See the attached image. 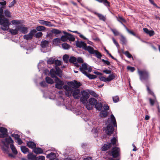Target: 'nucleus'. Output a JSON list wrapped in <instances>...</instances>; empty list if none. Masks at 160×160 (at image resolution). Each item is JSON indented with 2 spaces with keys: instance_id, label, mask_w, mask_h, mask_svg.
<instances>
[{
  "instance_id": "obj_8",
  "label": "nucleus",
  "mask_w": 160,
  "mask_h": 160,
  "mask_svg": "<svg viewBox=\"0 0 160 160\" xmlns=\"http://www.w3.org/2000/svg\"><path fill=\"white\" fill-rule=\"evenodd\" d=\"M88 67L86 63H83L82 64V67L79 68L80 71L83 74L87 73V72L85 71L88 70Z\"/></svg>"
},
{
  "instance_id": "obj_38",
  "label": "nucleus",
  "mask_w": 160,
  "mask_h": 160,
  "mask_svg": "<svg viewBox=\"0 0 160 160\" xmlns=\"http://www.w3.org/2000/svg\"><path fill=\"white\" fill-rule=\"evenodd\" d=\"M56 74L60 77H62V71L60 69L58 68H56Z\"/></svg>"
},
{
  "instance_id": "obj_14",
  "label": "nucleus",
  "mask_w": 160,
  "mask_h": 160,
  "mask_svg": "<svg viewBox=\"0 0 160 160\" xmlns=\"http://www.w3.org/2000/svg\"><path fill=\"white\" fill-rule=\"evenodd\" d=\"M144 32L147 34H148L150 37L152 36L155 34V32L153 30H149L147 28H143V29Z\"/></svg>"
},
{
  "instance_id": "obj_18",
  "label": "nucleus",
  "mask_w": 160,
  "mask_h": 160,
  "mask_svg": "<svg viewBox=\"0 0 160 160\" xmlns=\"http://www.w3.org/2000/svg\"><path fill=\"white\" fill-rule=\"evenodd\" d=\"M33 152L36 154H38L42 153L43 151L40 148H36V147L33 149Z\"/></svg>"
},
{
  "instance_id": "obj_6",
  "label": "nucleus",
  "mask_w": 160,
  "mask_h": 160,
  "mask_svg": "<svg viewBox=\"0 0 160 160\" xmlns=\"http://www.w3.org/2000/svg\"><path fill=\"white\" fill-rule=\"evenodd\" d=\"M55 82L56 83L55 86V87L59 89H62V86L64 84L63 82L58 77L55 79Z\"/></svg>"
},
{
  "instance_id": "obj_4",
  "label": "nucleus",
  "mask_w": 160,
  "mask_h": 160,
  "mask_svg": "<svg viewBox=\"0 0 160 160\" xmlns=\"http://www.w3.org/2000/svg\"><path fill=\"white\" fill-rule=\"evenodd\" d=\"M82 96L80 98L81 102L83 104H85L89 98L90 95L89 93L85 91H83L82 92Z\"/></svg>"
},
{
  "instance_id": "obj_30",
  "label": "nucleus",
  "mask_w": 160,
  "mask_h": 160,
  "mask_svg": "<svg viewBox=\"0 0 160 160\" xmlns=\"http://www.w3.org/2000/svg\"><path fill=\"white\" fill-rule=\"evenodd\" d=\"M65 34L68 35V40L69 41L72 42L75 40V38L73 37L72 35L68 33H65Z\"/></svg>"
},
{
  "instance_id": "obj_7",
  "label": "nucleus",
  "mask_w": 160,
  "mask_h": 160,
  "mask_svg": "<svg viewBox=\"0 0 160 160\" xmlns=\"http://www.w3.org/2000/svg\"><path fill=\"white\" fill-rule=\"evenodd\" d=\"M114 128L112 125L109 124L108 125L105 129L106 134L110 136L112 133L114 131Z\"/></svg>"
},
{
  "instance_id": "obj_36",
  "label": "nucleus",
  "mask_w": 160,
  "mask_h": 160,
  "mask_svg": "<svg viewBox=\"0 0 160 160\" xmlns=\"http://www.w3.org/2000/svg\"><path fill=\"white\" fill-rule=\"evenodd\" d=\"M21 149L22 152L24 153H26L29 152V149L24 146H22L21 147Z\"/></svg>"
},
{
  "instance_id": "obj_19",
  "label": "nucleus",
  "mask_w": 160,
  "mask_h": 160,
  "mask_svg": "<svg viewBox=\"0 0 160 160\" xmlns=\"http://www.w3.org/2000/svg\"><path fill=\"white\" fill-rule=\"evenodd\" d=\"M93 13L96 15L99 18L100 20L105 21L106 19L105 17L103 15L98 13L96 12H94Z\"/></svg>"
},
{
  "instance_id": "obj_29",
  "label": "nucleus",
  "mask_w": 160,
  "mask_h": 160,
  "mask_svg": "<svg viewBox=\"0 0 160 160\" xmlns=\"http://www.w3.org/2000/svg\"><path fill=\"white\" fill-rule=\"evenodd\" d=\"M50 74L51 75V77L52 78H54L55 79L57 78H58L56 76V72L53 68L50 70Z\"/></svg>"
},
{
  "instance_id": "obj_26",
  "label": "nucleus",
  "mask_w": 160,
  "mask_h": 160,
  "mask_svg": "<svg viewBox=\"0 0 160 160\" xmlns=\"http://www.w3.org/2000/svg\"><path fill=\"white\" fill-rule=\"evenodd\" d=\"M60 39L59 38H54L52 41L53 43L56 46H58L60 43Z\"/></svg>"
},
{
  "instance_id": "obj_16",
  "label": "nucleus",
  "mask_w": 160,
  "mask_h": 160,
  "mask_svg": "<svg viewBox=\"0 0 160 160\" xmlns=\"http://www.w3.org/2000/svg\"><path fill=\"white\" fill-rule=\"evenodd\" d=\"M84 50L88 51L91 54H94V52L95 50H94L93 48L90 46H87L86 45Z\"/></svg>"
},
{
  "instance_id": "obj_52",
  "label": "nucleus",
  "mask_w": 160,
  "mask_h": 160,
  "mask_svg": "<svg viewBox=\"0 0 160 160\" xmlns=\"http://www.w3.org/2000/svg\"><path fill=\"white\" fill-rule=\"evenodd\" d=\"M54 59L52 58H51L47 61V63L49 64H52L54 63Z\"/></svg>"
},
{
  "instance_id": "obj_20",
  "label": "nucleus",
  "mask_w": 160,
  "mask_h": 160,
  "mask_svg": "<svg viewBox=\"0 0 160 160\" xmlns=\"http://www.w3.org/2000/svg\"><path fill=\"white\" fill-rule=\"evenodd\" d=\"M27 146L30 148H34L36 147V145L33 142L29 141L27 143Z\"/></svg>"
},
{
  "instance_id": "obj_58",
  "label": "nucleus",
  "mask_w": 160,
  "mask_h": 160,
  "mask_svg": "<svg viewBox=\"0 0 160 160\" xmlns=\"http://www.w3.org/2000/svg\"><path fill=\"white\" fill-rule=\"evenodd\" d=\"M150 3L154 6L155 7L158 8H160L158 6L157 4L154 2L153 0H149Z\"/></svg>"
},
{
  "instance_id": "obj_28",
  "label": "nucleus",
  "mask_w": 160,
  "mask_h": 160,
  "mask_svg": "<svg viewBox=\"0 0 160 160\" xmlns=\"http://www.w3.org/2000/svg\"><path fill=\"white\" fill-rule=\"evenodd\" d=\"M6 143L9 144L10 145L11 144H13L14 141L10 137H9L8 138H6L4 141Z\"/></svg>"
},
{
  "instance_id": "obj_24",
  "label": "nucleus",
  "mask_w": 160,
  "mask_h": 160,
  "mask_svg": "<svg viewBox=\"0 0 160 160\" xmlns=\"http://www.w3.org/2000/svg\"><path fill=\"white\" fill-rule=\"evenodd\" d=\"M118 21L124 27H126L125 25L123 23V22L126 23V20L122 17L119 16L117 18Z\"/></svg>"
},
{
  "instance_id": "obj_60",
  "label": "nucleus",
  "mask_w": 160,
  "mask_h": 160,
  "mask_svg": "<svg viewBox=\"0 0 160 160\" xmlns=\"http://www.w3.org/2000/svg\"><path fill=\"white\" fill-rule=\"evenodd\" d=\"M102 61L103 62L104 64L107 65H109L110 64V62L107 60H106L104 59H102Z\"/></svg>"
},
{
  "instance_id": "obj_49",
  "label": "nucleus",
  "mask_w": 160,
  "mask_h": 160,
  "mask_svg": "<svg viewBox=\"0 0 160 160\" xmlns=\"http://www.w3.org/2000/svg\"><path fill=\"white\" fill-rule=\"evenodd\" d=\"M110 29L112 32L115 36H118L119 35V32L116 29L111 28Z\"/></svg>"
},
{
  "instance_id": "obj_17",
  "label": "nucleus",
  "mask_w": 160,
  "mask_h": 160,
  "mask_svg": "<svg viewBox=\"0 0 160 160\" xmlns=\"http://www.w3.org/2000/svg\"><path fill=\"white\" fill-rule=\"evenodd\" d=\"M117 142V139L115 137H113L111 139V142L108 143L109 144H110V145L112 147V146H115L116 145V143Z\"/></svg>"
},
{
  "instance_id": "obj_54",
  "label": "nucleus",
  "mask_w": 160,
  "mask_h": 160,
  "mask_svg": "<svg viewBox=\"0 0 160 160\" xmlns=\"http://www.w3.org/2000/svg\"><path fill=\"white\" fill-rule=\"evenodd\" d=\"M124 54L127 57L129 58H133L132 55L128 51H126L124 53Z\"/></svg>"
},
{
  "instance_id": "obj_43",
  "label": "nucleus",
  "mask_w": 160,
  "mask_h": 160,
  "mask_svg": "<svg viewBox=\"0 0 160 160\" xmlns=\"http://www.w3.org/2000/svg\"><path fill=\"white\" fill-rule=\"evenodd\" d=\"M46 28L42 26H38L37 27L36 29L37 30L40 31H44L46 30Z\"/></svg>"
},
{
  "instance_id": "obj_9",
  "label": "nucleus",
  "mask_w": 160,
  "mask_h": 160,
  "mask_svg": "<svg viewBox=\"0 0 160 160\" xmlns=\"http://www.w3.org/2000/svg\"><path fill=\"white\" fill-rule=\"evenodd\" d=\"M72 96L75 99H78L79 98V95H80V90L79 89H74L72 90Z\"/></svg>"
},
{
  "instance_id": "obj_50",
  "label": "nucleus",
  "mask_w": 160,
  "mask_h": 160,
  "mask_svg": "<svg viewBox=\"0 0 160 160\" xmlns=\"http://www.w3.org/2000/svg\"><path fill=\"white\" fill-rule=\"evenodd\" d=\"M5 15L8 17H11V15L10 11L8 10H6L4 11Z\"/></svg>"
},
{
  "instance_id": "obj_2",
  "label": "nucleus",
  "mask_w": 160,
  "mask_h": 160,
  "mask_svg": "<svg viewBox=\"0 0 160 160\" xmlns=\"http://www.w3.org/2000/svg\"><path fill=\"white\" fill-rule=\"evenodd\" d=\"M3 10L2 8H0V24L2 25L1 28L3 31L7 30L10 25L8 20L6 18L3 14Z\"/></svg>"
},
{
  "instance_id": "obj_59",
  "label": "nucleus",
  "mask_w": 160,
  "mask_h": 160,
  "mask_svg": "<svg viewBox=\"0 0 160 160\" xmlns=\"http://www.w3.org/2000/svg\"><path fill=\"white\" fill-rule=\"evenodd\" d=\"M112 40L113 41V43H114V44L116 45L117 47L118 48L119 47V45L118 44V43L116 41L115 39H114V38H112Z\"/></svg>"
},
{
  "instance_id": "obj_57",
  "label": "nucleus",
  "mask_w": 160,
  "mask_h": 160,
  "mask_svg": "<svg viewBox=\"0 0 160 160\" xmlns=\"http://www.w3.org/2000/svg\"><path fill=\"white\" fill-rule=\"evenodd\" d=\"M42 33L41 32H39L35 35V37L37 38H39L42 36Z\"/></svg>"
},
{
  "instance_id": "obj_34",
  "label": "nucleus",
  "mask_w": 160,
  "mask_h": 160,
  "mask_svg": "<svg viewBox=\"0 0 160 160\" xmlns=\"http://www.w3.org/2000/svg\"><path fill=\"white\" fill-rule=\"evenodd\" d=\"M18 27L15 29H10L9 32L12 35H15L17 34L18 33Z\"/></svg>"
},
{
  "instance_id": "obj_51",
  "label": "nucleus",
  "mask_w": 160,
  "mask_h": 160,
  "mask_svg": "<svg viewBox=\"0 0 160 160\" xmlns=\"http://www.w3.org/2000/svg\"><path fill=\"white\" fill-rule=\"evenodd\" d=\"M77 59L74 57H71L69 59V62L71 63H74L76 61Z\"/></svg>"
},
{
  "instance_id": "obj_10",
  "label": "nucleus",
  "mask_w": 160,
  "mask_h": 160,
  "mask_svg": "<svg viewBox=\"0 0 160 160\" xmlns=\"http://www.w3.org/2000/svg\"><path fill=\"white\" fill-rule=\"evenodd\" d=\"M39 23L42 25H45L46 26L49 27H52L53 26L52 24L49 21H46L42 20H39L38 21Z\"/></svg>"
},
{
  "instance_id": "obj_42",
  "label": "nucleus",
  "mask_w": 160,
  "mask_h": 160,
  "mask_svg": "<svg viewBox=\"0 0 160 160\" xmlns=\"http://www.w3.org/2000/svg\"><path fill=\"white\" fill-rule=\"evenodd\" d=\"M94 54H95L96 56L98 58L101 59L102 56L101 54L97 50H95Z\"/></svg>"
},
{
  "instance_id": "obj_11",
  "label": "nucleus",
  "mask_w": 160,
  "mask_h": 160,
  "mask_svg": "<svg viewBox=\"0 0 160 160\" xmlns=\"http://www.w3.org/2000/svg\"><path fill=\"white\" fill-rule=\"evenodd\" d=\"M97 100L94 98H91L89 99L88 104L89 105H91V106H95V104L97 102Z\"/></svg>"
},
{
  "instance_id": "obj_22",
  "label": "nucleus",
  "mask_w": 160,
  "mask_h": 160,
  "mask_svg": "<svg viewBox=\"0 0 160 160\" xmlns=\"http://www.w3.org/2000/svg\"><path fill=\"white\" fill-rule=\"evenodd\" d=\"M36 156L33 154L32 153H30L27 155V158L29 160H35Z\"/></svg>"
},
{
  "instance_id": "obj_35",
  "label": "nucleus",
  "mask_w": 160,
  "mask_h": 160,
  "mask_svg": "<svg viewBox=\"0 0 160 160\" xmlns=\"http://www.w3.org/2000/svg\"><path fill=\"white\" fill-rule=\"evenodd\" d=\"M111 121L112 123L113 126L114 127L117 126V123L116 119L114 115L112 114L111 116Z\"/></svg>"
},
{
  "instance_id": "obj_62",
  "label": "nucleus",
  "mask_w": 160,
  "mask_h": 160,
  "mask_svg": "<svg viewBox=\"0 0 160 160\" xmlns=\"http://www.w3.org/2000/svg\"><path fill=\"white\" fill-rule=\"evenodd\" d=\"M127 69L130 70L131 72H133L135 70V68L133 67L128 66L127 67Z\"/></svg>"
},
{
  "instance_id": "obj_13",
  "label": "nucleus",
  "mask_w": 160,
  "mask_h": 160,
  "mask_svg": "<svg viewBox=\"0 0 160 160\" xmlns=\"http://www.w3.org/2000/svg\"><path fill=\"white\" fill-rule=\"evenodd\" d=\"M18 29L23 34L26 33L28 32V28L22 26L18 27Z\"/></svg>"
},
{
  "instance_id": "obj_31",
  "label": "nucleus",
  "mask_w": 160,
  "mask_h": 160,
  "mask_svg": "<svg viewBox=\"0 0 160 160\" xmlns=\"http://www.w3.org/2000/svg\"><path fill=\"white\" fill-rule=\"evenodd\" d=\"M10 146L13 153L15 155H17L18 152L14 145L13 144H10Z\"/></svg>"
},
{
  "instance_id": "obj_25",
  "label": "nucleus",
  "mask_w": 160,
  "mask_h": 160,
  "mask_svg": "<svg viewBox=\"0 0 160 160\" xmlns=\"http://www.w3.org/2000/svg\"><path fill=\"white\" fill-rule=\"evenodd\" d=\"M100 3H102L106 6H110V2L107 0H95Z\"/></svg>"
},
{
  "instance_id": "obj_45",
  "label": "nucleus",
  "mask_w": 160,
  "mask_h": 160,
  "mask_svg": "<svg viewBox=\"0 0 160 160\" xmlns=\"http://www.w3.org/2000/svg\"><path fill=\"white\" fill-rule=\"evenodd\" d=\"M63 88L66 91L69 92V91H72V89L71 88V87L70 86H69L67 85H65L63 86Z\"/></svg>"
},
{
  "instance_id": "obj_27",
  "label": "nucleus",
  "mask_w": 160,
  "mask_h": 160,
  "mask_svg": "<svg viewBox=\"0 0 160 160\" xmlns=\"http://www.w3.org/2000/svg\"><path fill=\"white\" fill-rule=\"evenodd\" d=\"M115 77V74L112 73V74L109 75L108 76L107 78V82H110L114 79Z\"/></svg>"
},
{
  "instance_id": "obj_41",
  "label": "nucleus",
  "mask_w": 160,
  "mask_h": 160,
  "mask_svg": "<svg viewBox=\"0 0 160 160\" xmlns=\"http://www.w3.org/2000/svg\"><path fill=\"white\" fill-rule=\"evenodd\" d=\"M120 40L121 42V43L123 44H125L126 43V40L125 38L122 35L121 36Z\"/></svg>"
},
{
  "instance_id": "obj_47",
  "label": "nucleus",
  "mask_w": 160,
  "mask_h": 160,
  "mask_svg": "<svg viewBox=\"0 0 160 160\" xmlns=\"http://www.w3.org/2000/svg\"><path fill=\"white\" fill-rule=\"evenodd\" d=\"M0 132L2 133H8V130L5 128L0 127Z\"/></svg>"
},
{
  "instance_id": "obj_39",
  "label": "nucleus",
  "mask_w": 160,
  "mask_h": 160,
  "mask_svg": "<svg viewBox=\"0 0 160 160\" xmlns=\"http://www.w3.org/2000/svg\"><path fill=\"white\" fill-rule=\"evenodd\" d=\"M45 80L49 84H52L54 83L53 80L48 77H46Z\"/></svg>"
},
{
  "instance_id": "obj_40",
  "label": "nucleus",
  "mask_w": 160,
  "mask_h": 160,
  "mask_svg": "<svg viewBox=\"0 0 160 160\" xmlns=\"http://www.w3.org/2000/svg\"><path fill=\"white\" fill-rule=\"evenodd\" d=\"M62 48L65 49H68L70 48V45L66 43L62 44Z\"/></svg>"
},
{
  "instance_id": "obj_53",
  "label": "nucleus",
  "mask_w": 160,
  "mask_h": 160,
  "mask_svg": "<svg viewBox=\"0 0 160 160\" xmlns=\"http://www.w3.org/2000/svg\"><path fill=\"white\" fill-rule=\"evenodd\" d=\"M113 102H117L119 101V98L118 96H116L112 97Z\"/></svg>"
},
{
  "instance_id": "obj_3",
  "label": "nucleus",
  "mask_w": 160,
  "mask_h": 160,
  "mask_svg": "<svg viewBox=\"0 0 160 160\" xmlns=\"http://www.w3.org/2000/svg\"><path fill=\"white\" fill-rule=\"evenodd\" d=\"M109 153L110 155L112 156L113 158H117L120 155V148L118 147H115L112 148V150L109 151Z\"/></svg>"
},
{
  "instance_id": "obj_5",
  "label": "nucleus",
  "mask_w": 160,
  "mask_h": 160,
  "mask_svg": "<svg viewBox=\"0 0 160 160\" xmlns=\"http://www.w3.org/2000/svg\"><path fill=\"white\" fill-rule=\"evenodd\" d=\"M68 86H70L74 89H78L82 85L80 82H78L76 80H74L73 81H70L68 83Z\"/></svg>"
},
{
  "instance_id": "obj_48",
  "label": "nucleus",
  "mask_w": 160,
  "mask_h": 160,
  "mask_svg": "<svg viewBox=\"0 0 160 160\" xmlns=\"http://www.w3.org/2000/svg\"><path fill=\"white\" fill-rule=\"evenodd\" d=\"M24 38L27 40L31 39L32 38V36L29 33L28 34L25 35L23 36Z\"/></svg>"
},
{
  "instance_id": "obj_56",
  "label": "nucleus",
  "mask_w": 160,
  "mask_h": 160,
  "mask_svg": "<svg viewBox=\"0 0 160 160\" xmlns=\"http://www.w3.org/2000/svg\"><path fill=\"white\" fill-rule=\"evenodd\" d=\"M35 160H45V157L43 156H39L38 157H36Z\"/></svg>"
},
{
  "instance_id": "obj_64",
  "label": "nucleus",
  "mask_w": 160,
  "mask_h": 160,
  "mask_svg": "<svg viewBox=\"0 0 160 160\" xmlns=\"http://www.w3.org/2000/svg\"><path fill=\"white\" fill-rule=\"evenodd\" d=\"M40 86L43 87H45L47 86L46 83L44 81H43L41 82L40 83Z\"/></svg>"
},
{
  "instance_id": "obj_33",
  "label": "nucleus",
  "mask_w": 160,
  "mask_h": 160,
  "mask_svg": "<svg viewBox=\"0 0 160 160\" xmlns=\"http://www.w3.org/2000/svg\"><path fill=\"white\" fill-rule=\"evenodd\" d=\"M63 33L65 34L64 35L62 36L61 38L60 39V40L62 41L63 42H65L68 40V35L65 34V33H67L65 31H63Z\"/></svg>"
},
{
  "instance_id": "obj_23",
  "label": "nucleus",
  "mask_w": 160,
  "mask_h": 160,
  "mask_svg": "<svg viewBox=\"0 0 160 160\" xmlns=\"http://www.w3.org/2000/svg\"><path fill=\"white\" fill-rule=\"evenodd\" d=\"M49 42V41L46 40H42L41 42V45L42 48H45L47 46Z\"/></svg>"
},
{
  "instance_id": "obj_44",
  "label": "nucleus",
  "mask_w": 160,
  "mask_h": 160,
  "mask_svg": "<svg viewBox=\"0 0 160 160\" xmlns=\"http://www.w3.org/2000/svg\"><path fill=\"white\" fill-rule=\"evenodd\" d=\"M108 115V112L105 111H102L100 113V116L101 117H106Z\"/></svg>"
},
{
  "instance_id": "obj_37",
  "label": "nucleus",
  "mask_w": 160,
  "mask_h": 160,
  "mask_svg": "<svg viewBox=\"0 0 160 160\" xmlns=\"http://www.w3.org/2000/svg\"><path fill=\"white\" fill-rule=\"evenodd\" d=\"M84 75L91 79H94L97 77V76L95 75H92L89 73H88L87 72L86 74H84Z\"/></svg>"
},
{
  "instance_id": "obj_1",
  "label": "nucleus",
  "mask_w": 160,
  "mask_h": 160,
  "mask_svg": "<svg viewBox=\"0 0 160 160\" xmlns=\"http://www.w3.org/2000/svg\"><path fill=\"white\" fill-rule=\"evenodd\" d=\"M138 73L139 76V79L142 81H145L147 83L146 84V87L148 92L152 95L154 98H156L154 92L150 89L149 84L148 83V80L150 77L149 72L146 70L143 69L139 70L138 69Z\"/></svg>"
},
{
  "instance_id": "obj_46",
  "label": "nucleus",
  "mask_w": 160,
  "mask_h": 160,
  "mask_svg": "<svg viewBox=\"0 0 160 160\" xmlns=\"http://www.w3.org/2000/svg\"><path fill=\"white\" fill-rule=\"evenodd\" d=\"M69 56L67 54L64 55L63 57V59L66 63H68V62Z\"/></svg>"
},
{
  "instance_id": "obj_32",
  "label": "nucleus",
  "mask_w": 160,
  "mask_h": 160,
  "mask_svg": "<svg viewBox=\"0 0 160 160\" xmlns=\"http://www.w3.org/2000/svg\"><path fill=\"white\" fill-rule=\"evenodd\" d=\"M102 107V105L101 102H97L95 105V108L97 110L100 111Z\"/></svg>"
},
{
  "instance_id": "obj_63",
  "label": "nucleus",
  "mask_w": 160,
  "mask_h": 160,
  "mask_svg": "<svg viewBox=\"0 0 160 160\" xmlns=\"http://www.w3.org/2000/svg\"><path fill=\"white\" fill-rule=\"evenodd\" d=\"M12 136L14 138H15L17 140L18 139H19V138H20V136L19 135L16 134H12Z\"/></svg>"
},
{
  "instance_id": "obj_55",
  "label": "nucleus",
  "mask_w": 160,
  "mask_h": 160,
  "mask_svg": "<svg viewBox=\"0 0 160 160\" xmlns=\"http://www.w3.org/2000/svg\"><path fill=\"white\" fill-rule=\"evenodd\" d=\"M54 63L56 66H59L61 65V62L58 60H54Z\"/></svg>"
},
{
  "instance_id": "obj_61",
  "label": "nucleus",
  "mask_w": 160,
  "mask_h": 160,
  "mask_svg": "<svg viewBox=\"0 0 160 160\" xmlns=\"http://www.w3.org/2000/svg\"><path fill=\"white\" fill-rule=\"evenodd\" d=\"M16 3V0H13V1L11 2L9 4L8 7L9 8L12 7L14 6L15 3Z\"/></svg>"
},
{
  "instance_id": "obj_12",
  "label": "nucleus",
  "mask_w": 160,
  "mask_h": 160,
  "mask_svg": "<svg viewBox=\"0 0 160 160\" xmlns=\"http://www.w3.org/2000/svg\"><path fill=\"white\" fill-rule=\"evenodd\" d=\"M76 45L78 47L82 48L84 49L86 45V43L82 41L79 42L78 41H77L76 42Z\"/></svg>"
},
{
  "instance_id": "obj_21",
  "label": "nucleus",
  "mask_w": 160,
  "mask_h": 160,
  "mask_svg": "<svg viewBox=\"0 0 160 160\" xmlns=\"http://www.w3.org/2000/svg\"><path fill=\"white\" fill-rule=\"evenodd\" d=\"M51 32L53 34H54L56 36H57V35L61 33V30L55 28L52 29L51 31Z\"/></svg>"
},
{
  "instance_id": "obj_15",
  "label": "nucleus",
  "mask_w": 160,
  "mask_h": 160,
  "mask_svg": "<svg viewBox=\"0 0 160 160\" xmlns=\"http://www.w3.org/2000/svg\"><path fill=\"white\" fill-rule=\"evenodd\" d=\"M111 146L110 145L108 142L107 144H104L101 148L102 151H107L111 148Z\"/></svg>"
}]
</instances>
